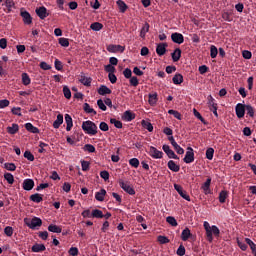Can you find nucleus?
Returning a JSON list of instances; mask_svg holds the SVG:
<instances>
[{
	"mask_svg": "<svg viewBox=\"0 0 256 256\" xmlns=\"http://www.w3.org/2000/svg\"><path fill=\"white\" fill-rule=\"evenodd\" d=\"M162 149H163L164 153H166L167 157H169V159L179 160V156H177V154H175V152L173 150H171V147H169V145L164 144L162 146Z\"/></svg>",
	"mask_w": 256,
	"mask_h": 256,
	"instance_id": "9",
	"label": "nucleus"
},
{
	"mask_svg": "<svg viewBox=\"0 0 256 256\" xmlns=\"http://www.w3.org/2000/svg\"><path fill=\"white\" fill-rule=\"evenodd\" d=\"M81 215L84 219H91V217H93V212H91L90 209H86L81 213Z\"/></svg>",
	"mask_w": 256,
	"mask_h": 256,
	"instance_id": "51",
	"label": "nucleus"
},
{
	"mask_svg": "<svg viewBox=\"0 0 256 256\" xmlns=\"http://www.w3.org/2000/svg\"><path fill=\"white\" fill-rule=\"evenodd\" d=\"M172 82L174 85H181V83H183V75L179 73L175 74L172 78Z\"/></svg>",
	"mask_w": 256,
	"mask_h": 256,
	"instance_id": "30",
	"label": "nucleus"
},
{
	"mask_svg": "<svg viewBox=\"0 0 256 256\" xmlns=\"http://www.w3.org/2000/svg\"><path fill=\"white\" fill-rule=\"evenodd\" d=\"M227 197H229V192L222 190L219 193V201L220 203H225V201H227Z\"/></svg>",
	"mask_w": 256,
	"mask_h": 256,
	"instance_id": "36",
	"label": "nucleus"
},
{
	"mask_svg": "<svg viewBox=\"0 0 256 256\" xmlns=\"http://www.w3.org/2000/svg\"><path fill=\"white\" fill-rule=\"evenodd\" d=\"M156 53L159 57H163L167 53V43H160L156 47Z\"/></svg>",
	"mask_w": 256,
	"mask_h": 256,
	"instance_id": "15",
	"label": "nucleus"
},
{
	"mask_svg": "<svg viewBox=\"0 0 256 256\" xmlns=\"http://www.w3.org/2000/svg\"><path fill=\"white\" fill-rule=\"evenodd\" d=\"M20 17H22L25 25H31L33 23V17H31V14L25 8L20 9Z\"/></svg>",
	"mask_w": 256,
	"mask_h": 256,
	"instance_id": "5",
	"label": "nucleus"
},
{
	"mask_svg": "<svg viewBox=\"0 0 256 256\" xmlns=\"http://www.w3.org/2000/svg\"><path fill=\"white\" fill-rule=\"evenodd\" d=\"M66 123V131H71L73 129V118L69 114H65L64 116Z\"/></svg>",
	"mask_w": 256,
	"mask_h": 256,
	"instance_id": "19",
	"label": "nucleus"
},
{
	"mask_svg": "<svg viewBox=\"0 0 256 256\" xmlns=\"http://www.w3.org/2000/svg\"><path fill=\"white\" fill-rule=\"evenodd\" d=\"M30 201H33V203H41V201H43V196L39 193L32 194L30 196Z\"/></svg>",
	"mask_w": 256,
	"mask_h": 256,
	"instance_id": "32",
	"label": "nucleus"
},
{
	"mask_svg": "<svg viewBox=\"0 0 256 256\" xmlns=\"http://www.w3.org/2000/svg\"><path fill=\"white\" fill-rule=\"evenodd\" d=\"M98 93L102 96H105V95H111L112 91L111 89H109V87L105 85H101L98 89Z\"/></svg>",
	"mask_w": 256,
	"mask_h": 256,
	"instance_id": "22",
	"label": "nucleus"
},
{
	"mask_svg": "<svg viewBox=\"0 0 256 256\" xmlns=\"http://www.w3.org/2000/svg\"><path fill=\"white\" fill-rule=\"evenodd\" d=\"M203 227L206 231V239L208 243H213V236L217 238L219 235H221V230H219V227L215 225L211 226L207 221L203 223Z\"/></svg>",
	"mask_w": 256,
	"mask_h": 256,
	"instance_id": "1",
	"label": "nucleus"
},
{
	"mask_svg": "<svg viewBox=\"0 0 256 256\" xmlns=\"http://www.w3.org/2000/svg\"><path fill=\"white\" fill-rule=\"evenodd\" d=\"M4 169H6L7 171H15L17 169V166L15 165V163H5Z\"/></svg>",
	"mask_w": 256,
	"mask_h": 256,
	"instance_id": "52",
	"label": "nucleus"
},
{
	"mask_svg": "<svg viewBox=\"0 0 256 256\" xmlns=\"http://www.w3.org/2000/svg\"><path fill=\"white\" fill-rule=\"evenodd\" d=\"M22 83L25 86L31 85V78L29 77V74L22 73Z\"/></svg>",
	"mask_w": 256,
	"mask_h": 256,
	"instance_id": "45",
	"label": "nucleus"
},
{
	"mask_svg": "<svg viewBox=\"0 0 256 256\" xmlns=\"http://www.w3.org/2000/svg\"><path fill=\"white\" fill-rule=\"evenodd\" d=\"M90 29H92V31H101V29H103V24L94 22L90 25Z\"/></svg>",
	"mask_w": 256,
	"mask_h": 256,
	"instance_id": "47",
	"label": "nucleus"
},
{
	"mask_svg": "<svg viewBox=\"0 0 256 256\" xmlns=\"http://www.w3.org/2000/svg\"><path fill=\"white\" fill-rule=\"evenodd\" d=\"M85 113H89V114H93V115H97V111H95V109L91 108V105H89V103H85L84 107H83Z\"/></svg>",
	"mask_w": 256,
	"mask_h": 256,
	"instance_id": "42",
	"label": "nucleus"
},
{
	"mask_svg": "<svg viewBox=\"0 0 256 256\" xmlns=\"http://www.w3.org/2000/svg\"><path fill=\"white\" fill-rule=\"evenodd\" d=\"M107 51H109V53H123V51H125V47L121 45L110 44L107 46Z\"/></svg>",
	"mask_w": 256,
	"mask_h": 256,
	"instance_id": "14",
	"label": "nucleus"
},
{
	"mask_svg": "<svg viewBox=\"0 0 256 256\" xmlns=\"http://www.w3.org/2000/svg\"><path fill=\"white\" fill-rule=\"evenodd\" d=\"M55 69L56 71H63V62H61L59 59H56L54 61Z\"/></svg>",
	"mask_w": 256,
	"mask_h": 256,
	"instance_id": "55",
	"label": "nucleus"
},
{
	"mask_svg": "<svg viewBox=\"0 0 256 256\" xmlns=\"http://www.w3.org/2000/svg\"><path fill=\"white\" fill-rule=\"evenodd\" d=\"M168 140L170 141L172 147H174L176 153H178V155H183V153H185V150L179 146V144H177V142L175 141V138L173 136L168 137Z\"/></svg>",
	"mask_w": 256,
	"mask_h": 256,
	"instance_id": "12",
	"label": "nucleus"
},
{
	"mask_svg": "<svg viewBox=\"0 0 256 256\" xmlns=\"http://www.w3.org/2000/svg\"><path fill=\"white\" fill-rule=\"evenodd\" d=\"M193 113H194V116L196 117V119H199V121H201V123H203L204 125H207L205 118H203V116L201 115V113H199V111H197V109L194 108Z\"/></svg>",
	"mask_w": 256,
	"mask_h": 256,
	"instance_id": "46",
	"label": "nucleus"
},
{
	"mask_svg": "<svg viewBox=\"0 0 256 256\" xmlns=\"http://www.w3.org/2000/svg\"><path fill=\"white\" fill-rule=\"evenodd\" d=\"M147 33H149V23H145L144 26L141 28L140 37L142 39H145V35H147Z\"/></svg>",
	"mask_w": 256,
	"mask_h": 256,
	"instance_id": "37",
	"label": "nucleus"
},
{
	"mask_svg": "<svg viewBox=\"0 0 256 256\" xmlns=\"http://www.w3.org/2000/svg\"><path fill=\"white\" fill-rule=\"evenodd\" d=\"M217 55H219V50L217 49V46L211 45V47H210V57H211V59H216Z\"/></svg>",
	"mask_w": 256,
	"mask_h": 256,
	"instance_id": "34",
	"label": "nucleus"
},
{
	"mask_svg": "<svg viewBox=\"0 0 256 256\" xmlns=\"http://www.w3.org/2000/svg\"><path fill=\"white\" fill-rule=\"evenodd\" d=\"M24 157L25 159H27L28 161H35V156L33 155V153H31V151L26 150L24 152Z\"/></svg>",
	"mask_w": 256,
	"mask_h": 256,
	"instance_id": "53",
	"label": "nucleus"
},
{
	"mask_svg": "<svg viewBox=\"0 0 256 256\" xmlns=\"http://www.w3.org/2000/svg\"><path fill=\"white\" fill-rule=\"evenodd\" d=\"M25 129L26 131H29V133H34V134L39 133V128L33 126V124L30 122L25 124Z\"/></svg>",
	"mask_w": 256,
	"mask_h": 256,
	"instance_id": "25",
	"label": "nucleus"
},
{
	"mask_svg": "<svg viewBox=\"0 0 256 256\" xmlns=\"http://www.w3.org/2000/svg\"><path fill=\"white\" fill-rule=\"evenodd\" d=\"M90 165L91 164L89 163V161L82 160L81 161L82 171H89Z\"/></svg>",
	"mask_w": 256,
	"mask_h": 256,
	"instance_id": "62",
	"label": "nucleus"
},
{
	"mask_svg": "<svg viewBox=\"0 0 256 256\" xmlns=\"http://www.w3.org/2000/svg\"><path fill=\"white\" fill-rule=\"evenodd\" d=\"M105 195H107V191L105 189H101L99 192L95 193L96 201H105Z\"/></svg>",
	"mask_w": 256,
	"mask_h": 256,
	"instance_id": "24",
	"label": "nucleus"
},
{
	"mask_svg": "<svg viewBox=\"0 0 256 256\" xmlns=\"http://www.w3.org/2000/svg\"><path fill=\"white\" fill-rule=\"evenodd\" d=\"M176 254L179 256H184L185 255V246L180 245L176 251Z\"/></svg>",
	"mask_w": 256,
	"mask_h": 256,
	"instance_id": "64",
	"label": "nucleus"
},
{
	"mask_svg": "<svg viewBox=\"0 0 256 256\" xmlns=\"http://www.w3.org/2000/svg\"><path fill=\"white\" fill-rule=\"evenodd\" d=\"M245 104L242 103H238L235 107V111H236V116L238 117V119H243V117H245Z\"/></svg>",
	"mask_w": 256,
	"mask_h": 256,
	"instance_id": "11",
	"label": "nucleus"
},
{
	"mask_svg": "<svg viewBox=\"0 0 256 256\" xmlns=\"http://www.w3.org/2000/svg\"><path fill=\"white\" fill-rule=\"evenodd\" d=\"M110 123L112 125H114L116 127V129H123V122H121L115 118H111Z\"/></svg>",
	"mask_w": 256,
	"mask_h": 256,
	"instance_id": "43",
	"label": "nucleus"
},
{
	"mask_svg": "<svg viewBox=\"0 0 256 256\" xmlns=\"http://www.w3.org/2000/svg\"><path fill=\"white\" fill-rule=\"evenodd\" d=\"M172 57V61H174V63H177V61H179V59H181V50L180 48H176L174 50V52L171 54Z\"/></svg>",
	"mask_w": 256,
	"mask_h": 256,
	"instance_id": "28",
	"label": "nucleus"
},
{
	"mask_svg": "<svg viewBox=\"0 0 256 256\" xmlns=\"http://www.w3.org/2000/svg\"><path fill=\"white\" fill-rule=\"evenodd\" d=\"M122 119H124V121H133V119H135V113L131 112V110H127L124 112Z\"/></svg>",
	"mask_w": 256,
	"mask_h": 256,
	"instance_id": "21",
	"label": "nucleus"
},
{
	"mask_svg": "<svg viewBox=\"0 0 256 256\" xmlns=\"http://www.w3.org/2000/svg\"><path fill=\"white\" fill-rule=\"evenodd\" d=\"M201 189L205 195H209V193H211V177L207 178V180L202 184Z\"/></svg>",
	"mask_w": 256,
	"mask_h": 256,
	"instance_id": "17",
	"label": "nucleus"
},
{
	"mask_svg": "<svg viewBox=\"0 0 256 256\" xmlns=\"http://www.w3.org/2000/svg\"><path fill=\"white\" fill-rule=\"evenodd\" d=\"M63 93L66 99H71V89H69L67 86L63 87Z\"/></svg>",
	"mask_w": 256,
	"mask_h": 256,
	"instance_id": "60",
	"label": "nucleus"
},
{
	"mask_svg": "<svg viewBox=\"0 0 256 256\" xmlns=\"http://www.w3.org/2000/svg\"><path fill=\"white\" fill-rule=\"evenodd\" d=\"M167 223H169V225H171L172 227H177L178 223L177 220L175 219V217L173 216H168L166 218Z\"/></svg>",
	"mask_w": 256,
	"mask_h": 256,
	"instance_id": "50",
	"label": "nucleus"
},
{
	"mask_svg": "<svg viewBox=\"0 0 256 256\" xmlns=\"http://www.w3.org/2000/svg\"><path fill=\"white\" fill-rule=\"evenodd\" d=\"M48 231H50V233H61L63 229H61L60 226H57L55 224H50L48 226Z\"/></svg>",
	"mask_w": 256,
	"mask_h": 256,
	"instance_id": "33",
	"label": "nucleus"
},
{
	"mask_svg": "<svg viewBox=\"0 0 256 256\" xmlns=\"http://www.w3.org/2000/svg\"><path fill=\"white\" fill-rule=\"evenodd\" d=\"M189 237H191V230L185 228L181 233V239L182 241H189Z\"/></svg>",
	"mask_w": 256,
	"mask_h": 256,
	"instance_id": "31",
	"label": "nucleus"
},
{
	"mask_svg": "<svg viewBox=\"0 0 256 256\" xmlns=\"http://www.w3.org/2000/svg\"><path fill=\"white\" fill-rule=\"evenodd\" d=\"M35 187V181L33 179H25L22 183V188L24 191H31Z\"/></svg>",
	"mask_w": 256,
	"mask_h": 256,
	"instance_id": "13",
	"label": "nucleus"
},
{
	"mask_svg": "<svg viewBox=\"0 0 256 256\" xmlns=\"http://www.w3.org/2000/svg\"><path fill=\"white\" fill-rule=\"evenodd\" d=\"M82 129L87 135H97V124L91 120L84 121L82 123Z\"/></svg>",
	"mask_w": 256,
	"mask_h": 256,
	"instance_id": "2",
	"label": "nucleus"
},
{
	"mask_svg": "<svg viewBox=\"0 0 256 256\" xmlns=\"http://www.w3.org/2000/svg\"><path fill=\"white\" fill-rule=\"evenodd\" d=\"M149 155L153 159H163V152L159 151L154 146H150V148H149Z\"/></svg>",
	"mask_w": 256,
	"mask_h": 256,
	"instance_id": "8",
	"label": "nucleus"
},
{
	"mask_svg": "<svg viewBox=\"0 0 256 256\" xmlns=\"http://www.w3.org/2000/svg\"><path fill=\"white\" fill-rule=\"evenodd\" d=\"M245 111L249 117H255V108H253V106L247 104L245 106Z\"/></svg>",
	"mask_w": 256,
	"mask_h": 256,
	"instance_id": "40",
	"label": "nucleus"
},
{
	"mask_svg": "<svg viewBox=\"0 0 256 256\" xmlns=\"http://www.w3.org/2000/svg\"><path fill=\"white\" fill-rule=\"evenodd\" d=\"M36 15H38L40 19H46V17H49V13H47V8H45V6L36 8Z\"/></svg>",
	"mask_w": 256,
	"mask_h": 256,
	"instance_id": "16",
	"label": "nucleus"
},
{
	"mask_svg": "<svg viewBox=\"0 0 256 256\" xmlns=\"http://www.w3.org/2000/svg\"><path fill=\"white\" fill-rule=\"evenodd\" d=\"M129 165H131V167H134V169H137L139 167V159L137 158L130 159Z\"/></svg>",
	"mask_w": 256,
	"mask_h": 256,
	"instance_id": "58",
	"label": "nucleus"
},
{
	"mask_svg": "<svg viewBox=\"0 0 256 256\" xmlns=\"http://www.w3.org/2000/svg\"><path fill=\"white\" fill-rule=\"evenodd\" d=\"M245 243L247 245H249V247H250V249L252 251V254L254 256H256V244L251 239H249V238H245Z\"/></svg>",
	"mask_w": 256,
	"mask_h": 256,
	"instance_id": "29",
	"label": "nucleus"
},
{
	"mask_svg": "<svg viewBox=\"0 0 256 256\" xmlns=\"http://www.w3.org/2000/svg\"><path fill=\"white\" fill-rule=\"evenodd\" d=\"M79 81L85 87H91V81L93 80L91 79V77H86L85 75H81Z\"/></svg>",
	"mask_w": 256,
	"mask_h": 256,
	"instance_id": "20",
	"label": "nucleus"
},
{
	"mask_svg": "<svg viewBox=\"0 0 256 256\" xmlns=\"http://www.w3.org/2000/svg\"><path fill=\"white\" fill-rule=\"evenodd\" d=\"M222 19H224V21H228V23H231V21H233V17H231L230 12H223Z\"/></svg>",
	"mask_w": 256,
	"mask_h": 256,
	"instance_id": "54",
	"label": "nucleus"
},
{
	"mask_svg": "<svg viewBox=\"0 0 256 256\" xmlns=\"http://www.w3.org/2000/svg\"><path fill=\"white\" fill-rule=\"evenodd\" d=\"M167 165L168 169H170V171H173V173H179V171L181 170V166L177 165L173 160L168 161Z\"/></svg>",
	"mask_w": 256,
	"mask_h": 256,
	"instance_id": "18",
	"label": "nucleus"
},
{
	"mask_svg": "<svg viewBox=\"0 0 256 256\" xmlns=\"http://www.w3.org/2000/svg\"><path fill=\"white\" fill-rule=\"evenodd\" d=\"M117 5L119 7L120 13H125L127 11V4L123 0H118Z\"/></svg>",
	"mask_w": 256,
	"mask_h": 256,
	"instance_id": "41",
	"label": "nucleus"
},
{
	"mask_svg": "<svg viewBox=\"0 0 256 256\" xmlns=\"http://www.w3.org/2000/svg\"><path fill=\"white\" fill-rule=\"evenodd\" d=\"M184 163H193L195 161V152H193V148L188 147L185 157L183 159Z\"/></svg>",
	"mask_w": 256,
	"mask_h": 256,
	"instance_id": "7",
	"label": "nucleus"
},
{
	"mask_svg": "<svg viewBox=\"0 0 256 256\" xmlns=\"http://www.w3.org/2000/svg\"><path fill=\"white\" fill-rule=\"evenodd\" d=\"M4 179L9 183V185H13V183H15V177L9 172L4 174Z\"/></svg>",
	"mask_w": 256,
	"mask_h": 256,
	"instance_id": "35",
	"label": "nucleus"
},
{
	"mask_svg": "<svg viewBox=\"0 0 256 256\" xmlns=\"http://www.w3.org/2000/svg\"><path fill=\"white\" fill-rule=\"evenodd\" d=\"M157 93H154V94H149V100H148V103L149 105H151L152 107L154 105H157Z\"/></svg>",
	"mask_w": 256,
	"mask_h": 256,
	"instance_id": "38",
	"label": "nucleus"
},
{
	"mask_svg": "<svg viewBox=\"0 0 256 256\" xmlns=\"http://www.w3.org/2000/svg\"><path fill=\"white\" fill-rule=\"evenodd\" d=\"M168 113L169 115H173V117H175V119H178L179 121L183 119V116L177 110H168Z\"/></svg>",
	"mask_w": 256,
	"mask_h": 256,
	"instance_id": "48",
	"label": "nucleus"
},
{
	"mask_svg": "<svg viewBox=\"0 0 256 256\" xmlns=\"http://www.w3.org/2000/svg\"><path fill=\"white\" fill-rule=\"evenodd\" d=\"M142 127H144V129H147L149 133H152L153 131V124H151V122L149 121L142 120Z\"/></svg>",
	"mask_w": 256,
	"mask_h": 256,
	"instance_id": "44",
	"label": "nucleus"
},
{
	"mask_svg": "<svg viewBox=\"0 0 256 256\" xmlns=\"http://www.w3.org/2000/svg\"><path fill=\"white\" fill-rule=\"evenodd\" d=\"M92 217L94 219H103V211L99 209L92 210Z\"/></svg>",
	"mask_w": 256,
	"mask_h": 256,
	"instance_id": "39",
	"label": "nucleus"
},
{
	"mask_svg": "<svg viewBox=\"0 0 256 256\" xmlns=\"http://www.w3.org/2000/svg\"><path fill=\"white\" fill-rule=\"evenodd\" d=\"M84 151H87L88 153H95V146L92 144H86L83 147Z\"/></svg>",
	"mask_w": 256,
	"mask_h": 256,
	"instance_id": "57",
	"label": "nucleus"
},
{
	"mask_svg": "<svg viewBox=\"0 0 256 256\" xmlns=\"http://www.w3.org/2000/svg\"><path fill=\"white\" fill-rule=\"evenodd\" d=\"M171 40L173 41V43H177L178 45H181L182 43L185 42V37L183 36V34L179 32H175L171 34Z\"/></svg>",
	"mask_w": 256,
	"mask_h": 256,
	"instance_id": "10",
	"label": "nucleus"
},
{
	"mask_svg": "<svg viewBox=\"0 0 256 256\" xmlns=\"http://www.w3.org/2000/svg\"><path fill=\"white\" fill-rule=\"evenodd\" d=\"M118 183H119V186L121 187V189H123V191H125V193H128V195H135V189L133 187H131L129 182H125L120 179L118 181Z\"/></svg>",
	"mask_w": 256,
	"mask_h": 256,
	"instance_id": "4",
	"label": "nucleus"
},
{
	"mask_svg": "<svg viewBox=\"0 0 256 256\" xmlns=\"http://www.w3.org/2000/svg\"><path fill=\"white\" fill-rule=\"evenodd\" d=\"M97 105L101 111H107V106L105 105V102L102 99L97 100Z\"/></svg>",
	"mask_w": 256,
	"mask_h": 256,
	"instance_id": "61",
	"label": "nucleus"
},
{
	"mask_svg": "<svg viewBox=\"0 0 256 256\" xmlns=\"http://www.w3.org/2000/svg\"><path fill=\"white\" fill-rule=\"evenodd\" d=\"M24 223L27 225V227H29V229H35L36 227H41V225H43V220H41L39 217H34L31 220L25 218Z\"/></svg>",
	"mask_w": 256,
	"mask_h": 256,
	"instance_id": "3",
	"label": "nucleus"
},
{
	"mask_svg": "<svg viewBox=\"0 0 256 256\" xmlns=\"http://www.w3.org/2000/svg\"><path fill=\"white\" fill-rule=\"evenodd\" d=\"M47 249L43 244H34L31 248L32 253H41Z\"/></svg>",
	"mask_w": 256,
	"mask_h": 256,
	"instance_id": "26",
	"label": "nucleus"
},
{
	"mask_svg": "<svg viewBox=\"0 0 256 256\" xmlns=\"http://www.w3.org/2000/svg\"><path fill=\"white\" fill-rule=\"evenodd\" d=\"M158 241L161 243V245H165L169 243V238L167 236H158Z\"/></svg>",
	"mask_w": 256,
	"mask_h": 256,
	"instance_id": "63",
	"label": "nucleus"
},
{
	"mask_svg": "<svg viewBox=\"0 0 256 256\" xmlns=\"http://www.w3.org/2000/svg\"><path fill=\"white\" fill-rule=\"evenodd\" d=\"M174 189L177 191L178 195L185 199V201H191V197L187 194V191L183 190V187L179 184H174Z\"/></svg>",
	"mask_w": 256,
	"mask_h": 256,
	"instance_id": "6",
	"label": "nucleus"
},
{
	"mask_svg": "<svg viewBox=\"0 0 256 256\" xmlns=\"http://www.w3.org/2000/svg\"><path fill=\"white\" fill-rule=\"evenodd\" d=\"M58 43L61 47H69V39L67 38H59Z\"/></svg>",
	"mask_w": 256,
	"mask_h": 256,
	"instance_id": "56",
	"label": "nucleus"
},
{
	"mask_svg": "<svg viewBox=\"0 0 256 256\" xmlns=\"http://www.w3.org/2000/svg\"><path fill=\"white\" fill-rule=\"evenodd\" d=\"M63 125V114H58L56 120L53 122L54 129H59Z\"/></svg>",
	"mask_w": 256,
	"mask_h": 256,
	"instance_id": "23",
	"label": "nucleus"
},
{
	"mask_svg": "<svg viewBox=\"0 0 256 256\" xmlns=\"http://www.w3.org/2000/svg\"><path fill=\"white\" fill-rule=\"evenodd\" d=\"M213 155H215V149L208 148L206 150V159H208L209 161H212L213 160Z\"/></svg>",
	"mask_w": 256,
	"mask_h": 256,
	"instance_id": "49",
	"label": "nucleus"
},
{
	"mask_svg": "<svg viewBox=\"0 0 256 256\" xmlns=\"http://www.w3.org/2000/svg\"><path fill=\"white\" fill-rule=\"evenodd\" d=\"M4 233L7 237H13V227L11 226H6L4 228Z\"/></svg>",
	"mask_w": 256,
	"mask_h": 256,
	"instance_id": "59",
	"label": "nucleus"
},
{
	"mask_svg": "<svg viewBox=\"0 0 256 256\" xmlns=\"http://www.w3.org/2000/svg\"><path fill=\"white\" fill-rule=\"evenodd\" d=\"M19 132V125L18 124H12V126H8L7 127V133H9V135H15L16 133Z\"/></svg>",
	"mask_w": 256,
	"mask_h": 256,
	"instance_id": "27",
	"label": "nucleus"
}]
</instances>
